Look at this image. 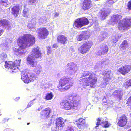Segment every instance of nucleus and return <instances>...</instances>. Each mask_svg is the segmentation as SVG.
<instances>
[{
  "label": "nucleus",
  "mask_w": 131,
  "mask_h": 131,
  "mask_svg": "<svg viewBox=\"0 0 131 131\" xmlns=\"http://www.w3.org/2000/svg\"><path fill=\"white\" fill-rule=\"evenodd\" d=\"M90 36L89 32L88 31L79 33L77 35V40L78 41H80L89 38Z\"/></svg>",
  "instance_id": "4468645a"
},
{
  "label": "nucleus",
  "mask_w": 131,
  "mask_h": 131,
  "mask_svg": "<svg viewBox=\"0 0 131 131\" xmlns=\"http://www.w3.org/2000/svg\"><path fill=\"white\" fill-rule=\"evenodd\" d=\"M131 26V19L125 18L123 19L120 22L118 28L120 30H125L129 29Z\"/></svg>",
  "instance_id": "0eeeda50"
},
{
  "label": "nucleus",
  "mask_w": 131,
  "mask_h": 131,
  "mask_svg": "<svg viewBox=\"0 0 131 131\" xmlns=\"http://www.w3.org/2000/svg\"><path fill=\"white\" fill-rule=\"evenodd\" d=\"M55 117V116L54 115H53L52 116L51 118V119L50 121H51V123L49 124V125H50V124H51V123H52V122H54V118Z\"/></svg>",
  "instance_id": "8fccbe9b"
},
{
  "label": "nucleus",
  "mask_w": 131,
  "mask_h": 131,
  "mask_svg": "<svg viewBox=\"0 0 131 131\" xmlns=\"http://www.w3.org/2000/svg\"><path fill=\"white\" fill-rule=\"evenodd\" d=\"M109 13V10L107 8L102 9L99 12V13L101 14L100 18L101 20H103L105 19Z\"/></svg>",
  "instance_id": "393cba45"
},
{
  "label": "nucleus",
  "mask_w": 131,
  "mask_h": 131,
  "mask_svg": "<svg viewBox=\"0 0 131 131\" xmlns=\"http://www.w3.org/2000/svg\"><path fill=\"white\" fill-rule=\"evenodd\" d=\"M35 100V99H34L32 101H33Z\"/></svg>",
  "instance_id": "e2e57ef3"
},
{
  "label": "nucleus",
  "mask_w": 131,
  "mask_h": 131,
  "mask_svg": "<svg viewBox=\"0 0 131 131\" xmlns=\"http://www.w3.org/2000/svg\"><path fill=\"white\" fill-rule=\"evenodd\" d=\"M47 20L46 18L44 16H42L39 19V23L41 24L46 22Z\"/></svg>",
  "instance_id": "a19ab883"
},
{
  "label": "nucleus",
  "mask_w": 131,
  "mask_h": 131,
  "mask_svg": "<svg viewBox=\"0 0 131 131\" xmlns=\"http://www.w3.org/2000/svg\"><path fill=\"white\" fill-rule=\"evenodd\" d=\"M93 44L91 41H89L84 43L79 49V51L82 54L86 53L88 51Z\"/></svg>",
  "instance_id": "9d476101"
},
{
  "label": "nucleus",
  "mask_w": 131,
  "mask_h": 131,
  "mask_svg": "<svg viewBox=\"0 0 131 131\" xmlns=\"http://www.w3.org/2000/svg\"><path fill=\"white\" fill-rule=\"evenodd\" d=\"M51 112V109L49 107L43 110L40 113V118L44 119L48 118L50 116Z\"/></svg>",
  "instance_id": "ddd939ff"
},
{
  "label": "nucleus",
  "mask_w": 131,
  "mask_h": 131,
  "mask_svg": "<svg viewBox=\"0 0 131 131\" xmlns=\"http://www.w3.org/2000/svg\"><path fill=\"white\" fill-rule=\"evenodd\" d=\"M20 97H19L18 98H15V101H17L18 100H19L20 99Z\"/></svg>",
  "instance_id": "13d9d810"
},
{
  "label": "nucleus",
  "mask_w": 131,
  "mask_h": 131,
  "mask_svg": "<svg viewBox=\"0 0 131 131\" xmlns=\"http://www.w3.org/2000/svg\"><path fill=\"white\" fill-rule=\"evenodd\" d=\"M100 49L96 53L97 55H101L106 54L107 53L108 51V46L104 44L101 45Z\"/></svg>",
  "instance_id": "2eb2a0df"
},
{
  "label": "nucleus",
  "mask_w": 131,
  "mask_h": 131,
  "mask_svg": "<svg viewBox=\"0 0 131 131\" xmlns=\"http://www.w3.org/2000/svg\"><path fill=\"white\" fill-rule=\"evenodd\" d=\"M7 55L5 53H2L0 55V58L2 61H4L6 59Z\"/></svg>",
  "instance_id": "c03bdc74"
},
{
  "label": "nucleus",
  "mask_w": 131,
  "mask_h": 131,
  "mask_svg": "<svg viewBox=\"0 0 131 131\" xmlns=\"http://www.w3.org/2000/svg\"><path fill=\"white\" fill-rule=\"evenodd\" d=\"M72 86V83H71L69 85H67L64 88H62V86L59 89V90L60 92H63L67 90Z\"/></svg>",
  "instance_id": "c9c22d12"
},
{
  "label": "nucleus",
  "mask_w": 131,
  "mask_h": 131,
  "mask_svg": "<svg viewBox=\"0 0 131 131\" xmlns=\"http://www.w3.org/2000/svg\"><path fill=\"white\" fill-rule=\"evenodd\" d=\"M110 80V78H104L103 80L100 84L101 88H104L106 87V85L109 83L108 82Z\"/></svg>",
  "instance_id": "c756f323"
},
{
  "label": "nucleus",
  "mask_w": 131,
  "mask_h": 131,
  "mask_svg": "<svg viewBox=\"0 0 131 131\" xmlns=\"http://www.w3.org/2000/svg\"><path fill=\"white\" fill-rule=\"evenodd\" d=\"M131 69V66L129 65H125L120 67L118 71L122 74L125 75L129 72Z\"/></svg>",
  "instance_id": "aec40b11"
},
{
  "label": "nucleus",
  "mask_w": 131,
  "mask_h": 131,
  "mask_svg": "<svg viewBox=\"0 0 131 131\" xmlns=\"http://www.w3.org/2000/svg\"><path fill=\"white\" fill-rule=\"evenodd\" d=\"M24 9L22 12V15L24 17H27L30 14V10L28 8H25V6H24Z\"/></svg>",
  "instance_id": "7c9ffc66"
},
{
  "label": "nucleus",
  "mask_w": 131,
  "mask_h": 131,
  "mask_svg": "<svg viewBox=\"0 0 131 131\" xmlns=\"http://www.w3.org/2000/svg\"><path fill=\"white\" fill-rule=\"evenodd\" d=\"M53 97V95L52 93L50 92V93H48L46 94L45 99L47 100H50L52 99Z\"/></svg>",
  "instance_id": "58836bf2"
},
{
  "label": "nucleus",
  "mask_w": 131,
  "mask_h": 131,
  "mask_svg": "<svg viewBox=\"0 0 131 131\" xmlns=\"http://www.w3.org/2000/svg\"><path fill=\"white\" fill-rule=\"evenodd\" d=\"M36 22L35 19H32L27 25V27L29 28H35V27Z\"/></svg>",
  "instance_id": "2f4dec72"
},
{
  "label": "nucleus",
  "mask_w": 131,
  "mask_h": 131,
  "mask_svg": "<svg viewBox=\"0 0 131 131\" xmlns=\"http://www.w3.org/2000/svg\"><path fill=\"white\" fill-rule=\"evenodd\" d=\"M20 10L19 6L17 5L12 8V13L15 17H17L19 14Z\"/></svg>",
  "instance_id": "a878e982"
},
{
  "label": "nucleus",
  "mask_w": 131,
  "mask_h": 131,
  "mask_svg": "<svg viewBox=\"0 0 131 131\" xmlns=\"http://www.w3.org/2000/svg\"><path fill=\"white\" fill-rule=\"evenodd\" d=\"M38 35L41 39H45L48 34V32L45 28L39 29L37 31Z\"/></svg>",
  "instance_id": "f3484780"
},
{
  "label": "nucleus",
  "mask_w": 131,
  "mask_h": 131,
  "mask_svg": "<svg viewBox=\"0 0 131 131\" xmlns=\"http://www.w3.org/2000/svg\"><path fill=\"white\" fill-rule=\"evenodd\" d=\"M4 32V30L3 29H1L0 30V36Z\"/></svg>",
  "instance_id": "5fc2aeb1"
},
{
  "label": "nucleus",
  "mask_w": 131,
  "mask_h": 131,
  "mask_svg": "<svg viewBox=\"0 0 131 131\" xmlns=\"http://www.w3.org/2000/svg\"><path fill=\"white\" fill-rule=\"evenodd\" d=\"M104 64V61H99L98 63H97L95 65V68H98L100 70L102 68Z\"/></svg>",
  "instance_id": "e433bc0d"
},
{
  "label": "nucleus",
  "mask_w": 131,
  "mask_h": 131,
  "mask_svg": "<svg viewBox=\"0 0 131 131\" xmlns=\"http://www.w3.org/2000/svg\"><path fill=\"white\" fill-rule=\"evenodd\" d=\"M75 127L72 125L68 126L66 131H75Z\"/></svg>",
  "instance_id": "79ce46f5"
},
{
  "label": "nucleus",
  "mask_w": 131,
  "mask_h": 131,
  "mask_svg": "<svg viewBox=\"0 0 131 131\" xmlns=\"http://www.w3.org/2000/svg\"><path fill=\"white\" fill-rule=\"evenodd\" d=\"M8 41H9L8 39H6V42L2 44L1 46L2 49L4 51H6L10 47L9 43L8 42Z\"/></svg>",
  "instance_id": "c85d7f7f"
},
{
  "label": "nucleus",
  "mask_w": 131,
  "mask_h": 131,
  "mask_svg": "<svg viewBox=\"0 0 131 131\" xmlns=\"http://www.w3.org/2000/svg\"><path fill=\"white\" fill-rule=\"evenodd\" d=\"M35 37L30 34H26L18 39L17 43L19 48H13L14 53L19 57L26 53L25 48L32 45L35 43Z\"/></svg>",
  "instance_id": "f257e3e1"
},
{
  "label": "nucleus",
  "mask_w": 131,
  "mask_h": 131,
  "mask_svg": "<svg viewBox=\"0 0 131 131\" xmlns=\"http://www.w3.org/2000/svg\"><path fill=\"white\" fill-rule=\"evenodd\" d=\"M123 95V91L120 90H115L113 93L112 95L113 96L116 98L118 100H121Z\"/></svg>",
  "instance_id": "5701e85b"
},
{
  "label": "nucleus",
  "mask_w": 131,
  "mask_h": 131,
  "mask_svg": "<svg viewBox=\"0 0 131 131\" xmlns=\"http://www.w3.org/2000/svg\"><path fill=\"white\" fill-rule=\"evenodd\" d=\"M128 131H131V129L129 130H128Z\"/></svg>",
  "instance_id": "0e129e2a"
},
{
  "label": "nucleus",
  "mask_w": 131,
  "mask_h": 131,
  "mask_svg": "<svg viewBox=\"0 0 131 131\" xmlns=\"http://www.w3.org/2000/svg\"><path fill=\"white\" fill-rule=\"evenodd\" d=\"M49 48V49H48V48H47V49H48V51H47V52H48V53H50V52H51V48L50 47H48Z\"/></svg>",
  "instance_id": "603ef678"
},
{
  "label": "nucleus",
  "mask_w": 131,
  "mask_h": 131,
  "mask_svg": "<svg viewBox=\"0 0 131 131\" xmlns=\"http://www.w3.org/2000/svg\"><path fill=\"white\" fill-rule=\"evenodd\" d=\"M81 77H85L80 79L79 81L80 87L82 90L86 91L90 86L91 88H94L95 84L97 82V78L95 74L93 72L88 71H84L81 74Z\"/></svg>",
  "instance_id": "f03ea898"
},
{
  "label": "nucleus",
  "mask_w": 131,
  "mask_h": 131,
  "mask_svg": "<svg viewBox=\"0 0 131 131\" xmlns=\"http://www.w3.org/2000/svg\"><path fill=\"white\" fill-rule=\"evenodd\" d=\"M96 121H97V122L96 121V126L95 127V128L96 129H98V125L107 121V119L106 117H104L103 118H99Z\"/></svg>",
  "instance_id": "cd10ccee"
},
{
  "label": "nucleus",
  "mask_w": 131,
  "mask_h": 131,
  "mask_svg": "<svg viewBox=\"0 0 131 131\" xmlns=\"http://www.w3.org/2000/svg\"><path fill=\"white\" fill-rule=\"evenodd\" d=\"M28 62L30 68L34 69V73L36 74V77L40 74L42 71L41 67L39 64H37L36 61H28Z\"/></svg>",
  "instance_id": "6e6552de"
},
{
  "label": "nucleus",
  "mask_w": 131,
  "mask_h": 131,
  "mask_svg": "<svg viewBox=\"0 0 131 131\" xmlns=\"http://www.w3.org/2000/svg\"><path fill=\"white\" fill-rule=\"evenodd\" d=\"M56 128H55V129H53V128H52V131H57V130H56Z\"/></svg>",
  "instance_id": "6e6d98bb"
},
{
  "label": "nucleus",
  "mask_w": 131,
  "mask_h": 131,
  "mask_svg": "<svg viewBox=\"0 0 131 131\" xmlns=\"http://www.w3.org/2000/svg\"><path fill=\"white\" fill-rule=\"evenodd\" d=\"M57 45L54 44L53 45V48H56L57 47Z\"/></svg>",
  "instance_id": "4d7b16f0"
},
{
  "label": "nucleus",
  "mask_w": 131,
  "mask_h": 131,
  "mask_svg": "<svg viewBox=\"0 0 131 131\" xmlns=\"http://www.w3.org/2000/svg\"><path fill=\"white\" fill-rule=\"evenodd\" d=\"M30 123H27V125H29V124H30Z\"/></svg>",
  "instance_id": "052dcab7"
},
{
  "label": "nucleus",
  "mask_w": 131,
  "mask_h": 131,
  "mask_svg": "<svg viewBox=\"0 0 131 131\" xmlns=\"http://www.w3.org/2000/svg\"><path fill=\"white\" fill-rule=\"evenodd\" d=\"M21 79L25 83H28L30 82H31L36 79V75L35 73L31 72H28L25 73L24 72L22 73Z\"/></svg>",
  "instance_id": "423d86ee"
},
{
  "label": "nucleus",
  "mask_w": 131,
  "mask_h": 131,
  "mask_svg": "<svg viewBox=\"0 0 131 131\" xmlns=\"http://www.w3.org/2000/svg\"><path fill=\"white\" fill-rule=\"evenodd\" d=\"M129 44L128 41L126 40L123 41L120 45V47L123 49H124L128 48L129 46Z\"/></svg>",
  "instance_id": "473e14b6"
},
{
  "label": "nucleus",
  "mask_w": 131,
  "mask_h": 131,
  "mask_svg": "<svg viewBox=\"0 0 131 131\" xmlns=\"http://www.w3.org/2000/svg\"><path fill=\"white\" fill-rule=\"evenodd\" d=\"M10 4L9 3L7 0L0 1V5H3L5 7H7Z\"/></svg>",
  "instance_id": "4c0bfd02"
},
{
  "label": "nucleus",
  "mask_w": 131,
  "mask_h": 131,
  "mask_svg": "<svg viewBox=\"0 0 131 131\" xmlns=\"http://www.w3.org/2000/svg\"><path fill=\"white\" fill-rule=\"evenodd\" d=\"M127 6L129 10H131V0L128 2Z\"/></svg>",
  "instance_id": "de8ad7c7"
},
{
  "label": "nucleus",
  "mask_w": 131,
  "mask_h": 131,
  "mask_svg": "<svg viewBox=\"0 0 131 131\" xmlns=\"http://www.w3.org/2000/svg\"><path fill=\"white\" fill-rule=\"evenodd\" d=\"M8 119H7H7H6V118H4V119H3V121H4V120H5V121H7L8 120Z\"/></svg>",
  "instance_id": "bf43d9fd"
},
{
  "label": "nucleus",
  "mask_w": 131,
  "mask_h": 131,
  "mask_svg": "<svg viewBox=\"0 0 131 131\" xmlns=\"http://www.w3.org/2000/svg\"><path fill=\"white\" fill-rule=\"evenodd\" d=\"M57 40L59 43L63 45L66 44L68 41L67 37L62 35L58 36L57 37Z\"/></svg>",
  "instance_id": "4be33fe9"
},
{
  "label": "nucleus",
  "mask_w": 131,
  "mask_h": 131,
  "mask_svg": "<svg viewBox=\"0 0 131 131\" xmlns=\"http://www.w3.org/2000/svg\"><path fill=\"white\" fill-rule=\"evenodd\" d=\"M38 0H28V4L30 5L36 4L38 2Z\"/></svg>",
  "instance_id": "a18cd8bd"
},
{
  "label": "nucleus",
  "mask_w": 131,
  "mask_h": 131,
  "mask_svg": "<svg viewBox=\"0 0 131 131\" xmlns=\"http://www.w3.org/2000/svg\"><path fill=\"white\" fill-rule=\"evenodd\" d=\"M127 117L124 115L121 116L119 118L118 123V125L120 126H124L127 123Z\"/></svg>",
  "instance_id": "b1692460"
},
{
  "label": "nucleus",
  "mask_w": 131,
  "mask_h": 131,
  "mask_svg": "<svg viewBox=\"0 0 131 131\" xmlns=\"http://www.w3.org/2000/svg\"><path fill=\"white\" fill-rule=\"evenodd\" d=\"M41 53L39 50V48L38 47L34 48L32 51L30 53L27 58V60L28 61H34L37 58H41Z\"/></svg>",
  "instance_id": "39448f33"
},
{
  "label": "nucleus",
  "mask_w": 131,
  "mask_h": 131,
  "mask_svg": "<svg viewBox=\"0 0 131 131\" xmlns=\"http://www.w3.org/2000/svg\"><path fill=\"white\" fill-rule=\"evenodd\" d=\"M89 21L85 17L79 18L75 21V26L78 29H80L82 26L88 25Z\"/></svg>",
  "instance_id": "1a4fd4ad"
},
{
  "label": "nucleus",
  "mask_w": 131,
  "mask_h": 131,
  "mask_svg": "<svg viewBox=\"0 0 131 131\" xmlns=\"http://www.w3.org/2000/svg\"><path fill=\"white\" fill-rule=\"evenodd\" d=\"M102 124L104 125L103 127L105 128H107L109 127L110 124L108 121H107L105 123H104Z\"/></svg>",
  "instance_id": "49530a36"
},
{
  "label": "nucleus",
  "mask_w": 131,
  "mask_h": 131,
  "mask_svg": "<svg viewBox=\"0 0 131 131\" xmlns=\"http://www.w3.org/2000/svg\"><path fill=\"white\" fill-rule=\"evenodd\" d=\"M124 86L126 88H127L131 86V79L124 83Z\"/></svg>",
  "instance_id": "37998d69"
},
{
  "label": "nucleus",
  "mask_w": 131,
  "mask_h": 131,
  "mask_svg": "<svg viewBox=\"0 0 131 131\" xmlns=\"http://www.w3.org/2000/svg\"><path fill=\"white\" fill-rule=\"evenodd\" d=\"M111 73V72L108 71L107 70H104L103 71V74L104 75L105 77L104 78H110L111 79L110 75V74Z\"/></svg>",
  "instance_id": "f704fd0d"
},
{
  "label": "nucleus",
  "mask_w": 131,
  "mask_h": 131,
  "mask_svg": "<svg viewBox=\"0 0 131 131\" xmlns=\"http://www.w3.org/2000/svg\"><path fill=\"white\" fill-rule=\"evenodd\" d=\"M107 33L106 32L104 31L101 32L99 37L100 40L101 41L103 40L107 36Z\"/></svg>",
  "instance_id": "72a5a7b5"
},
{
  "label": "nucleus",
  "mask_w": 131,
  "mask_h": 131,
  "mask_svg": "<svg viewBox=\"0 0 131 131\" xmlns=\"http://www.w3.org/2000/svg\"><path fill=\"white\" fill-rule=\"evenodd\" d=\"M59 15V13L56 12L54 15V16L56 17H57Z\"/></svg>",
  "instance_id": "864d4df0"
},
{
  "label": "nucleus",
  "mask_w": 131,
  "mask_h": 131,
  "mask_svg": "<svg viewBox=\"0 0 131 131\" xmlns=\"http://www.w3.org/2000/svg\"><path fill=\"white\" fill-rule=\"evenodd\" d=\"M71 83L72 85L73 82L72 78H69L67 77L64 76L62 77L59 82L60 85L61 86H64L66 85H69V84Z\"/></svg>",
  "instance_id": "9b49d317"
},
{
  "label": "nucleus",
  "mask_w": 131,
  "mask_h": 131,
  "mask_svg": "<svg viewBox=\"0 0 131 131\" xmlns=\"http://www.w3.org/2000/svg\"><path fill=\"white\" fill-rule=\"evenodd\" d=\"M0 26L3 27L8 30L11 29V24L8 20L5 19L0 20Z\"/></svg>",
  "instance_id": "412c9836"
},
{
  "label": "nucleus",
  "mask_w": 131,
  "mask_h": 131,
  "mask_svg": "<svg viewBox=\"0 0 131 131\" xmlns=\"http://www.w3.org/2000/svg\"><path fill=\"white\" fill-rule=\"evenodd\" d=\"M77 122V125L79 128H82L85 126V120L82 118H80L76 121Z\"/></svg>",
  "instance_id": "bb28decb"
},
{
  "label": "nucleus",
  "mask_w": 131,
  "mask_h": 131,
  "mask_svg": "<svg viewBox=\"0 0 131 131\" xmlns=\"http://www.w3.org/2000/svg\"><path fill=\"white\" fill-rule=\"evenodd\" d=\"M122 16L121 15L117 14L114 15L111 17L108 22V24L112 25H114L116 24L122 18Z\"/></svg>",
  "instance_id": "a211bd4d"
},
{
  "label": "nucleus",
  "mask_w": 131,
  "mask_h": 131,
  "mask_svg": "<svg viewBox=\"0 0 131 131\" xmlns=\"http://www.w3.org/2000/svg\"><path fill=\"white\" fill-rule=\"evenodd\" d=\"M64 119L61 118H59L57 119L56 121V127L55 128H58V129H62L65 125L63 121Z\"/></svg>",
  "instance_id": "6ab92c4d"
},
{
  "label": "nucleus",
  "mask_w": 131,
  "mask_h": 131,
  "mask_svg": "<svg viewBox=\"0 0 131 131\" xmlns=\"http://www.w3.org/2000/svg\"><path fill=\"white\" fill-rule=\"evenodd\" d=\"M21 61L20 59H16L14 62L12 61L7 62V61H5L4 66L6 68L10 69V70L12 71V72L15 73L17 71L16 70L19 69L18 66H20Z\"/></svg>",
  "instance_id": "20e7f679"
},
{
  "label": "nucleus",
  "mask_w": 131,
  "mask_h": 131,
  "mask_svg": "<svg viewBox=\"0 0 131 131\" xmlns=\"http://www.w3.org/2000/svg\"><path fill=\"white\" fill-rule=\"evenodd\" d=\"M21 119V118H18V119Z\"/></svg>",
  "instance_id": "680f3d73"
},
{
  "label": "nucleus",
  "mask_w": 131,
  "mask_h": 131,
  "mask_svg": "<svg viewBox=\"0 0 131 131\" xmlns=\"http://www.w3.org/2000/svg\"><path fill=\"white\" fill-rule=\"evenodd\" d=\"M80 97L78 96L68 97L60 103V105L66 110L77 109L79 106Z\"/></svg>",
  "instance_id": "7ed1b4c3"
},
{
  "label": "nucleus",
  "mask_w": 131,
  "mask_h": 131,
  "mask_svg": "<svg viewBox=\"0 0 131 131\" xmlns=\"http://www.w3.org/2000/svg\"><path fill=\"white\" fill-rule=\"evenodd\" d=\"M92 6V2L91 0H84L82 4V9L84 11L90 9Z\"/></svg>",
  "instance_id": "dca6fc26"
},
{
  "label": "nucleus",
  "mask_w": 131,
  "mask_h": 131,
  "mask_svg": "<svg viewBox=\"0 0 131 131\" xmlns=\"http://www.w3.org/2000/svg\"><path fill=\"white\" fill-rule=\"evenodd\" d=\"M44 107V106L43 105H41L40 107H39L38 109H37V110L38 111H40Z\"/></svg>",
  "instance_id": "3c124183"
},
{
  "label": "nucleus",
  "mask_w": 131,
  "mask_h": 131,
  "mask_svg": "<svg viewBox=\"0 0 131 131\" xmlns=\"http://www.w3.org/2000/svg\"><path fill=\"white\" fill-rule=\"evenodd\" d=\"M34 104V102L32 101H31L29 102L26 108L30 107L32 105Z\"/></svg>",
  "instance_id": "09e8293b"
},
{
  "label": "nucleus",
  "mask_w": 131,
  "mask_h": 131,
  "mask_svg": "<svg viewBox=\"0 0 131 131\" xmlns=\"http://www.w3.org/2000/svg\"><path fill=\"white\" fill-rule=\"evenodd\" d=\"M67 67L68 68L67 70V71L71 75L75 73L77 69L76 64L73 62H70L68 63L67 65Z\"/></svg>",
  "instance_id": "f8f14e48"
},
{
  "label": "nucleus",
  "mask_w": 131,
  "mask_h": 131,
  "mask_svg": "<svg viewBox=\"0 0 131 131\" xmlns=\"http://www.w3.org/2000/svg\"><path fill=\"white\" fill-rule=\"evenodd\" d=\"M114 34L113 35L114 36ZM119 37L118 36V34L115 35V36L113 37L112 40H111L112 42H113L114 43H116L119 39Z\"/></svg>",
  "instance_id": "ea45409f"
}]
</instances>
